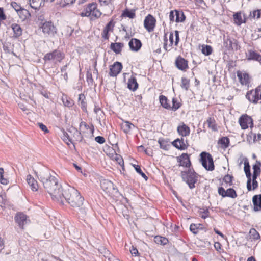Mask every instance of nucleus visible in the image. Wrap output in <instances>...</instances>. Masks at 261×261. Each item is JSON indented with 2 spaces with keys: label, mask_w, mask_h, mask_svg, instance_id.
I'll return each instance as SVG.
<instances>
[{
  "label": "nucleus",
  "mask_w": 261,
  "mask_h": 261,
  "mask_svg": "<svg viewBox=\"0 0 261 261\" xmlns=\"http://www.w3.org/2000/svg\"><path fill=\"white\" fill-rule=\"evenodd\" d=\"M37 176L53 199L59 201L64 188L59 183L57 178L51 175L50 171L47 169L41 170Z\"/></svg>",
  "instance_id": "f257e3e1"
},
{
  "label": "nucleus",
  "mask_w": 261,
  "mask_h": 261,
  "mask_svg": "<svg viewBox=\"0 0 261 261\" xmlns=\"http://www.w3.org/2000/svg\"><path fill=\"white\" fill-rule=\"evenodd\" d=\"M64 199L71 206L77 208L82 216L87 215L88 208L83 206L84 198L80 192L72 187H66L63 190L60 201L63 202Z\"/></svg>",
  "instance_id": "f03ea898"
},
{
  "label": "nucleus",
  "mask_w": 261,
  "mask_h": 261,
  "mask_svg": "<svg viewBox=\"0 0 261 261\" xmlns=\"http://www.w3.org/2000/svg\"><path fill=\"white\" fill-rule=\"evenodd\" d=\"M180 176L182 180L188 184L190 189H192L195 187V184L198 181L199 175L193 168H189L187 170L181 171Z\"/></svg>",
  "instance_id": "7ed1b4c3"
},
{
  "label": "nucleus",
  "mask_w": 261,
  "mask_h": 261,
  "mask_svg": "<svg viewBox=\"0 0 261 261\" xmlns=\"http://www.w3.org/2000/svg\"><path fill=\"white\" fill-rule=\"evenodd\" d=\"M39 28L45 37H54L57 34V29L51 21H45L40 23Z\"/></svg>",
  "instance_id": "20e7f679"
},
{
  "label": "nucleus",
  "mask_w": 261,
  "mask_h": 261,
  "mask_svg": "<svg viewBox=\"0 0 261 261\" xmlns=\"http://www.w3.org/2000/svg\"><path fill=\"white\" fill-rule=\"evenodd\" d=\"M200 156L202 166L207 171H213L215 166L211 154L206 152H202L200 153Z\"/></svg>",
  "instance_id": "39448f33"
},
{
  "label": "nucleus",
  "mask_w": 261,
  "mask_h": 261,
  "mask_svg": "<svg viewBox=\"0 0 261 261\" xmlns=\"http://www.w3.org/2000/svg\"><path fill=\"white\" fill-rule=\"evenodd\" d=\"M64 57L65 55L60 50L55 49L52 52L46 54L44 56L43 60L45 62L50 61H53L55 63L56 62H61Z\"/></svg>",
  "instance_id": "423d86ee"
},
{
  "label": "nucleus",
  "mask_w": 261,
  "mask_h": 261,
  "mask_svg": "<svg viewBox=\"0 0 261 261\" xmlns=\"http://www.w3.org/2000/svg\"><path fill=\"white\" fill-rule=\"evenodd\" d=\"M246 98L253 103H257L261 100V86L257 87L255 89L248 91L246 95ZM261 103V101L259 102Z\"/></svg>",
  "instance_id": "0eeeda50"
},
{
  "label": "nucleus",
  "mask_w": 261,
  "mask_h": 261,
  "mask_svg": "<svg viewBox=\"0 0 261 261\" xmlns=\"http://www.w3.org/2000/svg\"><path fill=\"white\" fill-rule=\"evenodd\" d=\"M101 188L107 193L112 194L117 191V189L115 187L114 184L107 179H103L100 182Z\"/></svg>",
  "instance_id": "6e6552de"
},
{
  "label": "nucleus",
  "mask_w": 261,
  "mask_h": 261,
  "mask_svg": "<svg viewBox=\"0 0 261 261\" xmlns=\"http://www.w3.org/2000/svg\"><path fill=\"white\" fill-rule=\"evenodd\" d=\"M223 40L224 46L227 50H232L235 49L237 50L240 48V46L238 45L237 40L234 39H231L229 37L227 38L224 37Z\"/></svg>",
  "instance_id": "1a4fd4ad"
},
{
  "label": "nucleus",
  "mask_w": 261,
  "mask_h": 261,
  "mask_svg": "<svg viewBox=\"0 0 261 261\" xmlns=\"http://www.w3.org/2000/svg\"><path fill=\"white\" fill-rule=\"evenodd\" d=\"M239 122L243 129L247 128L249 125H250V127H252L253 126L252 119L247 115H242L239 118Z\"/></svg>",
  "instance_id": "9d476101"
},
{
  "label": "nucleus",
  "mask_w": 261,
  "mask_h": 261,
  "mask_svg": "<svg viewBox=\"0 0 261 261\" xmlns=\"http://www.w3.org/2000/svg\"><path fill=\"white\" fill-rule=\"evenodd\" d=\"M177 161L179 163V166L191 168V162L190 159V155L183 153L180 156L177 157Z\"/></svg>",
  "instance_id": "9b49d317"
},
{
  "label": "nucleus",
  "mask_w": 261,
  "mask_h": 261,
  "mask_svg": "<svg viewBox=\"0 0 261 261\" xmlns=\"http://www.w3.org/2000/svg\"><path fill=\"white\" fill-rule=\"evenodd\" d=\"M156 20L155 18L151 15L148 14L145 18L144 21V26L146 30L151 32L153 31L155 25Z\"/></svg>",
  "instance_id": "f8f14e48"
},
{
  "label": "nucleus",
  "mask_w": 261,
  "mask_h": 261,
  "mask_svg": "<svg viewBox=\"0 0 261 261\" xmlns=\"http://www.w3.org/2000/svg\"><path fill=\"white\" fill-rule=\"evenodd\" d=\"M122 65L119 62H115L110 66L109 75L111 76H116L122 70Z\"/></svg>",
  "instance_id": "ddd939ff"
},
{
  "label": "nucleus",
  "mask_w": 261,
  "mask_h": 261,
  "mask_svg": "<svg viewBox=\"0 0 261 261\" xmlns=\"http://www.w3.org/2000/svg\"><path fill=\"white\" fill-rule=\"evenodd\" d=\"M172 144L173 146L180 150H184L186 149L189 146L187 140L185 141L182 138L181 139L177 138L175 139L172 142Z\"/></svg>",
  "instance_id": "4468645a"
},
{
  "label": "nucleus",
  "mask_w": 261,
  "mask_h": 261,
  "mask_svg": "<svg viewBox=\"0 0 261 261\" xmlns=\"http://www.w3.org/2000/svg\"><path fill=\"white\" fill-rule=\"evenodd\" d=\"M15 220L20 228L23 229L24 225L27 223V217L23 213H18L15 217Z\"/></svg>",
  "instance_id": "2eb2a0df"
},
{
  "label": "nucleus",
  "mask_w": 261,
  "mask_h": 261,
  "mask_svg": "<svg viewBox=\"0 0 261 261\" xmlns=\"http://www.w3.org/2000/svg\"><path fill=\"white\" fill-rule=\"evenodd\" d=\"M175 65L178 69L182 71H185L187 68H188L187 61L180 56H179L176 58Z\"/></svg>",
  "instance_id": "dca6fc26"
},
{
  "label": "nucleus",
  "mask_w": 261,
  "mask_h": 261,
  "mask_svg": "<svg viewBox=\"0 0 261 261\" xmlns=\"http://www.w3.org/2000/svg\"><path fill=\"white\" fill-rule=\"evenodd\" d=\"M252 203L254 212L261 211V194L255 195L253 196Z\"/></svg>",
  "instance_id": "f3484780"
},
{
  "label": "nucleus",
  "mask_w": 261,
  "mask_h": 261,
  "mask_svg": "<svg viewBox=\"0 0 261 261\" xmlns=\"http://www.w3.org/2000/svg\"><path fill=\"white\" fill-rule=\"evenodd\" d=\"M130 49L134 51H138L142 46L141 41L136 38H132L128 43Z\"/></svg>",
  "instance_id": "a211bd4d"
},
{
  "label": "nucleus",
  "mask_w": 261,
  "mask_h": 261,
  "mask_svg": "<svg viewBox=\"0 0 261 261\" xmlns=\"http://www.w3.org/2000/svg\"><path fill=\"white\" fill-rule=\"evenodd\" d=\"M237 76L239 80V82L242 85H248L250 83L249 75L248 73H242L241 71L237 72Z\"/></svg>",
  "instance_id": "6ab92c4d"
},
{
  "label": "nucleus",
  "mask_w": 261,
  "mask_h": 261,
  "mask_svg": "<svg viewBox=\"0 0 261 261\" xmlns=\"http://www.w3.org/2000/svg\"><path fill=\"white\" fill-rule=\"evenodd\" d=\"M27 181L33 191H37L38 190V185L37 181L31 175L27 176Z\"/></svg>",
  "instance_id": "aec40b11"
},
{
  "label": "nucleus",
  "mask_w": 261,
  "mask_h": 261,
  "mask_svg": "<svg viewBox=\"0 0 261 261\" xmlns=\"http://www.w3.org/2000/svg\"><path fill=\"white\" fill-rule=\"evenodd\" d=\"M127 87L133 91H136L138 88V84L135 76H132L128 81Z\"/></svg>",
  "instance_id": "412c9836"
},
{
  "label": "nucleus",
  "mask_w": 261,
  "mask_h": 261,
  "mask_svg": "<svg viewBox=\"0 0 261 261\" xmlns=\"http://www.w3.org/2000/svg\"><path fill=\"white\" fill-rule=\"evenodd\" d=\"M177 132L180 135L186 137L189 135L190 129L188 126L183 124L182 125L177 127Z\"/></svg>",
  "instance_id": "4be33fe9"
},
{
  "label": "nucleus",
  "mask_w": 261,
  "mask_h": 261,
  "mask_svg": "<svg viewBox=\"0 0 261 261\" xmlns=\"http://www.w3.org/2000/svg\"><path fill=\"white\" fill-rule=\"evenodd\" d=\"M249 55L247 59L248 60L257 61L261 64V55L255 51L250 50L248 51Z\"/></svg>",
  "instance_id": "5701e85b"
},
{
  "label": "nucleus",
  "mask_w": 261,
  "mask_h": 261,
  "mask_svg": "<svg viewBox=\"0 0 261 261\" xmlns=\"http://www.w3.org/2000/svg\"><path fill=\"white\" fill-rule=\"evenodd\" d=\"M17 14L22 21H24L31 16V14L28 10L22 8L19 10Z\"/></svg>",
  "instance_id": "b1692460"
},
{
  "label": "nucleus",
  "mask_w": 261,
  "mask_h": 261,
  "mask_svg": "<svg viewBox=\"0 0 261 261\" xmlns=\"http://www.w3.org/2000/svg\"><path fill=\"white\" fill-rule=\"evenodd\" d=\"M11 28L13 31L14 36L18 38L21 36L22 30L21 27L17 23H13L11 25Z\"/></svg>",
  "instance_id": "393cba45"
},
{
  "label": "nucleus",
  "mask_w": 261,
  "mask_h": 261,
  "mask_svg": "<svg viewBox=\"0 0 261 261\" xmlns=\"http://www.w3.org/2000/svg\"><path fill=\"white\" fill-rule=\"evenodd\" d=\"M123 47V43H112L110 45L111 49L116 54H119L121 51V49Z\"/></svg>",
  "instance_id": "a878e982"
},
{
  "label": "nucleus",
  "mask_w": 261,
  "mask_h": 261,
  "mask_svg": "<svg viewBox=\"0 0 261 261\" xmlns=\"http://www.w3.org/2000/svg\"><path fill=\"white\" fill-rule=\"evenodd\" d=\"M208 127L214 132L218 131V128L216 121L214 118L208 117L206 120Z\"/></svg>",
  "instance_id": "bb28decb"
},
{
  "label": "nucleus",
  "mask_w": 261,
  "mask_h": 261,
  "mask_svg": "<svg viewBox=\"0 0 261 261\" xmlns=\"http://www.w3.org/2000/svg\"><path fill=\"white\" fill-rule=\"evenodd\" d=\"M234 23L237 25H241L243 23H245V20H243L241 12H237L233 15Z\"/></svg>",
  "instance_id": "cd10ccee"
},
{
  "label": "nucleus",
  "mask_w": 261,
  "mask_h": 261,
  "mask_svg": "<svg viewBox=\"0 0 261 261\" xmlns=\"http://www.w3.org/2000/svg\"><path fill=\"white\" fill-rule=\"evenodd\" d=\"M175 15L176 22H181L185 21L186 16L184 13L179 10H175Z\"/></svg>",
  "instance_id": "c85d7f7f"
},
{
  "label": "nucleus",
  "mask_w": 261,
  "mask_h": 261,
  "mask_svg": "<svg viewBox=\"0 0 261 261\" xmlns=\"http://www.w3.org/2000/svg\"><path fill=\"white\" fill-rule=\"evenodd\" d=\"M85 96L83 94H80L79 95V102L80 105L84 112H87V102L85 101Z\"/></svg>",
  "instance_id": "c756f323"
},
{
  "label": "nucleus",
  "mask_w": 261,
  "mask_h": 261,
  "mask_svg": "<svg viewBox=\"0 0 261 261\" xmlns=\"http://www.w3.org/2000/svg\"><path fill=\"white\" fill-rule=\"evenodd\" d=\"M122 17H127L130 19H133L135 17V10L132 9L129 10L128 9H125L122 13Z\"/></svg>",
  "instance_id": "7c9ffc66"
},
{
  "label": "nucleus",
  "mask_w": 261,
  "mask_h": 261,
  "mask_svg": "<svg viewBox=\"0 0 261 261\" xmlns=\"http://www.w3.org/2000/svg\"><path fill=\"white\" fill-rule=\"evenodd\" d=\"M159 100H160V102L161 105V106L166 109H171V106L169 104H168V99L167 98L163 95H161L159 96Z\"/></svg>",
  "instance_id": "2f4dec72"
},
{
  "label": "nucleus",
  "mask_w": 261,
  "mask_h": 261,
  "mask_svg": "<svg viewBox=\"0 0 261 261\" xmlns=\"http://www.w3.org/2000/svg\"><path fill=\"white\" fill-rule=\"evenodd\" d=\"M250 239L251 240H257L260 238V235L259 233L254 228L250 229L249 232Z\"/></svg>",
  "instance_id": "473e14b6"
},
{
  "label": "nucleus",
  "mask_w": 261,
  "mask_h": 261,
  "mask_svg": "<svg viewBox=\"0 0 261 261\" xmlns=\"http://www.w3.org/2000/svg\"><path fill=\"white\" fill-rule=\"evenodd\" d=\"M219 143L221 144L223 148H226L229 146V139L227 137H223L219 139Z\"/></svg>",
  "instance_id": "72a5a7b5"
},
{
  "label": "nucleus",
  "mask_w": 261,
  "mask_h": 261,
  "mask_svg": "<svg viewBox=\"0 0 261 261\" xmlns=\"http://www.w3.org/2000/svg\"><path fill=\"white\" fill-rule=\"evenodd\" d=\"M132 126L134 127V125L132 123L129 121H125L124 124L122 125V128L123 129V132L127 134L132 129Z\"/></svg>",
  "instance_id": "f704fd0d"
},
{
  "label": "nucleus",
  "mask_w": 261,
  "mask_h": 261,
  "mask_svg": "<svg viewBox=\"0 0 261 261\" xmlns=\"http://www.w3.org/2000/svg\"><path fill=\"white\" fill-rule=\"evenodd\" d=\"M190 87V80L186 77L181 78V87L187 91Z\"/></svg>",
  "instance_id": "c9c22d12"
},
{
  "label": "nucleus",
  "mask_w": 261,
  "mask_h": 261,
  "mask_svg": "<svg viewBox=\"0 0 261 261\" xmlns=\"http://www.w3.org/2000/svg\"><path fill=\"white\" fill-rule=\"evenodd\" d=\"M212 51L213 49L211 46L208 45L202 46V53L204 55L206 56H208L212 54Z\"/></svg>",
  "instance_id": "e433bc0d"
},
{
  "label": "nucleus",
  "mask_w": 261,
  "mask_h": 261,
  "mask_svg": "<svg viewBox=\"0 0 261 261\" xmlns=\"http://www.w3.org/2000/svg\"><path fill=\"white\" fill-rule=\"evenodd\" d=\"M261 163L259 161H256V163L253 165L252 169L254 173L260 174L261 172Z\"/></svg>",
  "instance_id": "4c0bfd02"
},
{
  "label": "nucleus",
  "mask_w": 261,
  "mask_h": 261,
  "mask_svg": "<svg viewBox=\"0 0 261 261\" xmlns=\"http://www.w3.org/2000/svg\"><path fill=\"white\" fill-rule=\"evenodd\" d=\"M41 5V2L39 0H30V5L34 9H37Z\"/></svg>",
  "instance_id": "58836bf2"
},
{
  "label": "nucleus",
  "mask_w": 261,
  "mask_h": 261,
  "mask_svg": "<svg viewBox=\"0 0 261 261\" xmlns=\"http://www.w3.org/2000/svg\"><path fill=\"white\" fill-rule=\"evenodd\" d=\"M158 142L161 148L165 150H168L169 149L170 145L167 144V142L165 140L163 139H159Z\"/></svg>",
  "instance_id": "ea45409f"
},
{
  "label": "nucleus",
  "mask_w": 261,
  "mask_h": 261,
  "mask_svg": "<svg viewBox=\"0 0 261 261\" xmlns=\"http://www.w3.org/2000/svg\"><path fill=\"white\" fill-rule=\"evenodd\" d=\"M136 171L139 173L141 176L145 180H147L148 179L147 176L145 175V174L142 172L141 167L138 165H133Z\"/></svg>",
  "instance_id": "a19ab883"
},
{
  "label": "nucleus",
  "mask_w": 261,
  "mask_h": 261,
  "mask_svg": "<svg viewBox=\"0 0 261 261\" xmlns=\"http://www.w3.org/2000/svg\"><path fill=\"white\" fill-rule=\"evenodd\" d=\"M200 224H194L192 223L190 225V231L195 234H196L198 232V229H199Z\"/></svg>",
  "instance_id": "79ce46f5"
},
{
  "label": "nucleus",
  "mask_w": 261,
  "mask_h": 261,
  "mask_svg": "<svg viewBox=\"0 0 261 261\" xmlns=\"http://www.w3.org/2000/svg\"><path fill=\"white\" fill-rule=\"evenodd\" d=\"M155 241L157 243L160 244L161 245H165L168 242V240L165 237L156 236L155 237Z\"/></svg>",
  "instance_id": "37998d69"
},
{
  "label": "nucleus",
  "mask_w": 261,
  "mask_h": 261,
  "mask_svg": "<svg viewBox=\"0 0 261 261\" xmlns=\"http://www.w3.org/2000/svg\"><path fill=\"white\" fill-rule=\"evenodd\" d=\"M181 107V103L177 101V99L175 98L172 99V107H171V109L175 111L178 110Z\"/></svg>",
  "instance_id": "c03bdc74"
},
{
  "label": "nucleus",
  "mask_w": 261,
  "mask_h": 261,
  "mask_svg": "<svg viewBox=\"0 0 261 261\" xmlns=\"http://www.w3.org/2000/svg\"><path fill=\"white\" fill-rule=\"evenodd\" d=\"M226 197L235 198L237 197L236 191L232 188H229L226 190Z\"/></svg>",
  "instance_id": "a18cd8bd"
},
{
  "label": "nucleus",
  "mask_w": 261,
  "mask_h": 261,
  "mask_svg": "<svg viewBox=\"0 0 261 261\" xmlns=\"http://www.w3.org/2000/svg\"><path fill=\"white\" fill-rule=\"evenodd\" d=\"M246 177L247 178V190L250 191L252 190V186H251V173L250 172H248L245 173Z\"/></svg>",
  "instance_id": "49530a36"
},
{
  "label": "nucleus",
  "mask_w": 261,
  "mask_h": 261,
  "mask_svg": "<svg viewBox=\"0 0 261 261\" xmlns=\"http://www.w3.org/2000/svg\"><path fill=\"white\" fill-rule=\"evenodd\" d=\"M261 16V9H257L253 11L252 12H250L249 17L255 18L256 17L257 19H258Z\"/></svg>",
  "instance_id": "de8ad7c7"
},
{
  "label": "nucleus",
  "mask_w": 261,
  "mask_h": 261,
  "mask_svg": "<svg viewBox=\"0 0 261 261\" xmlns=\"http://www.w3.org/2000/svg\"><path fill=\"white\" fill-rule=\"evenodd\" d=\"M244 160V170L245 173L250 172V166L247 158H245Z\"/></svg>",
  "instance_id": "09e8293b"
},
{
  "label": "nucleus",
  "mask_w": 261,
  "mask_h": 261,
  "mask_svg": "<svg viewBox=\"0 0 261 261\" xmlns=\"http://www.w3.org/2000/svg\"><path fill=\"white\" fill-rule=\"evenodd\" d=\"M99 251L101 253L103 254V256L106 258H108L109 260H110V255L111 253L110 251L108 250H106L105 248H103L99 250Z\"/></svg>",
  "instance_id": "8fccbe9b"
},
{
  "label": "nucleus",
  "mask_w": 261,
  "mask_h": 261,
  "mask_svg": "<svg viewBox=\"0 0 261 261\" xmlns=\"http://www.w3.org/2000/svg\"><path fill=\"white\" fill-rule=\"evenodd\" d=\"M96 7V3H91L89 4L87 7L86 8V10L87 11H88L90 14H91V13L95 9Z\"/></svg>",
  "instance_id": "3c124183"
},
{
  "label": "nucleus",
  "mask_w": 261,
  "mask_h": 261,
  "mask_svg": "<svg viewBox=\"0 0 261 261\" xmlns=\"http://www.w3.org/2000/svg\"><path fill=\"white\" fill-rule=\"evenodd\" d=\"M233 176L232 175H230L229 174H227L223 178V181L226 184H228L230 186L232 185V181Z\"/></svg>",
  "instance_id": "603ef678"
},
{
  "label": "nucleus",
  "mask_w": 261,
  "mask_h": 261,
  "mask_svg": "<svg viewBox=\"0 0 261 261\" xmlns=\"http://www.w3.org/2000/svg\"><path fill=\"white\" fill-rule=\"evenodd\" d=\"M62 101H63V102L64 106L66 107H71L73 105V101L70 99H67V98H63Z\"/></svg>",
  "instance_id": "864d4df0"
},
{
  "label": "nucleus",
  "mask_w": 261,
  "mask_h": 261,
  "mask_svg": "<svg viewBox=\"0 0 261 261\" xmlns=\"http://www.w3.org/2000/svg\"><path fill=\"white\" fill-rule=\"evenodd\" d=\"M114 23L113 20H111L109 21L104 28V30L108 31V32H110L111 31H112L113 28L114 27Z\"/></svg>",
  "instance_id": "5fc2aeb1"
},
{
  "label": "nucleus",
  "mask_w": 261,
  "mask_h": 261,
  "mask_svg": "<svg viewBox=\"0 0 261 261\" xmlns=\"http://www.w3.org/2000/svg\"><path fill=\"white\" fill-rule=\"evenodd\" d=\"M11 5L15 9L17 13L22 8L20 5L17 4L15 2H12L11 4Z\"/></svg>",
  "instance_id": "6e6d98bb"
},
{
  "label": "nucleus",
  "mask_w": 261,
  "mask_h": 261,
  "mask_svg": "<svg viewBox=\"0 0 261 261\" xmlns=\"http://www.w3.org/2000/svg\"><path fill=\"white\" fill-rule=\"evenodd\" d=\"M101 14V13L100 11L98 10L96 7L95 9L91 13L90 15L92 17L97 18L100 16Z\"/></svg>",
  "instance_id": "4d7b16f0"
},
{
  "label": "nucleus",
  "mask_w": 261,
  "mask_h": 261,
  "mask_svg": "<svg viewBox=\"0 0 261 261\" xmlns=\"http://www.w3.org/2000/svg\"><path fill=\"white\" fill-rule=\"evenodd\" d=\"M86 79H87V81L89 84H93L94 81H93V79L92 77V74L91 72H90L89 71L87 72V73L86 74Z\"/></svg>",
  "instance_id": "13d9d810"
},
{
  "label": "nucleus",
  "mask_w": 261,
  "mask_h": 261,
  "mask_svg": "<svg viewBox=\"0 0 261 261\" xmlns=\"http://www.w3.org/2000/svg\"><path fill=\"white\" fill-rule=\"evenodd\" d=\"M10 44L9 43H3V50L6 53H10L11 52V49H10Z\"/></svg>",
  "instance_id": "bf43d9fd"
},
{
  "label": "nucleus",
  "mask_w": 261,
  "mask_h": 261,
  "mask_svg": "<svg viewBox=\"0 0 261 261\" xmlns=\"http://www.w3.org/2000/svg\"><path fill=\"white\" fill-rule=\"evenodd\" d=\"M7 18V16L4 13V8L3 7H0V21L6 20Z\"/></svg>",
  "instance_id": "052dcab7"
},
{
  "label": "nucleus",
  "mask_w": 261,
  "mask_h": 261,
  "mask_svg": "<svg viewBox=\"0 0 261 261\" xmlns=\"http://www.w3.org/2000/svg\"><path fill=\"white\" fill-rule=\"evenodd\" d=\"M218 193L220 195H221L223 197H226V191L225 190L223 187H219L218 190Z\"/></svg>",
  "instance_id": "680f3d73"
},
{
  "label": "nucleus",
  "mask_w": 261,
  "mask_h": 261,
  "mask_svg": "<svg viewBox=\"0 0 261 261\" xmlns=\"http://www.w3.org/2000/svg\"><path fill=\"white\" fill-rule=\"evenodd\" d=\"M95 140L96 142L99 144H102L105 142V139L102 136H97L95 138Z\"/></svg>",
  "instance_id": "e2e57ef3"
},
{
  "label": "nucleus",
  "mask_w": 261,
  "mask_h": 261,
  "mask_svg": "<svg viewBox=\"0 0 261 261\" xmlns=\"http://www.w3.org/2000/svg\"><path fill=\"white\" fill-rule=\"evenodd\" d=\"M167 33H165L164 36V48L166 51H169L171 49V48L170 49L168 48V46H167L168 40H167Z\"/></svg>",
  "instance_id": "0e129e2a"
},
{
  "label": "nucleus",
  "mask_w": 261,
  "mask_h": 261,
  "mask_svg": "<svg viewBox=\"0 0 261 261\" xmlns=\"http://www.w3.org/2000/svg\"><path fill=\"white\" fill-rule=\"evenodd\" d=\"M115 159L120 166H124V161L120 156L116 154Z\"/></svg>",
  "instance_id": "69168bd1"
},
{
  "label": "nucleus",
  "mask_w": 261,
  "mask_h": 261,
  "mask_svg": "<svg viewBox=\"0 0 261 261\" xmlns=\"http://www.w3.org/2000/svg\"><path fill=\"white\" fill-rule=\"evenodd\" d=\"M175 17V10H172L170 12L169 14V19L171 22H173L175 21V19H174V18Z\"/></svg>",
  "instance_id": "338daca9"
},
{
  "label": "nucleus",
  "mask_w": 261,
  "mask_h": 261,
  "mask_svg": "<svg viewBox=\"0 0 261 261\" xmlns=\"http://www.w3.org/2000/svg\"><path fill=\"white\" fill-rule=\"evenodd\" d=\"M38 125H39L40 128L42 130L44 131L45 133H48L49 132L47 127L45 125H44L43 123H38Z\"/></svg>",
  "instance_id": "774afa93"
}]
</instances>
